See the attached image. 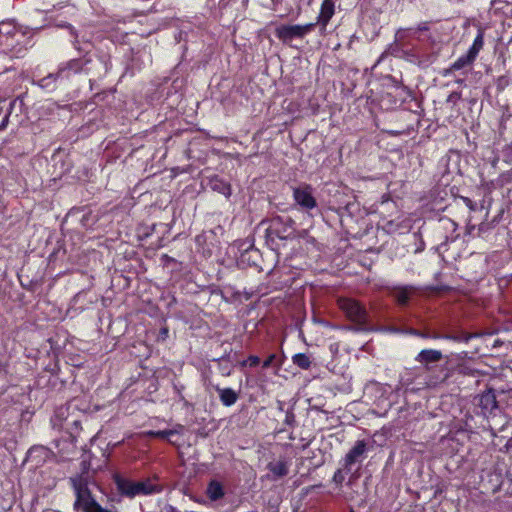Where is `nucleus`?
<instances>
[{"label": "nucleus", "mask_w": 512, "mask_h": 512, "mask_svg": "<svg viewBox=\"0 0 512 512\" xmlns=\"http://www.w3.org/2000/svg\"><path fill=\"white\" fill-rule=\"evenodd\" d=\"M337 305L346 318L354 324L349 329L357 332L370 330L369 314L361 302L353 298L340 297L337 300Z\"/></svg>", "instance_id": "obj_1"}, {"label": "nucleus", "mask_w": 512, "mask_h": 512, "mask_svg": "<svg viewBox=\"0 0 512 512\" xmlns=\"http://www.w3.org/2000/svg\"><path fill=\"white\" fill-rule=\"evenodd\" d=\"M316 26V23L306 25H281L276 28V36L284 43H289L295 38H304Z\"/></svg>", "instance_id": "obj_2"}, {"label": "nucleus", "mask_w": 512, "mask_h": 512, "mask_svg": "<svg viewBox=\"0 0 512 512\" xmlns=\"http://www.w3.org/2000/svg\"><path fill=\"white\" fill-rule=\"evenodd\" d=\"M427 374L426 385L428 387H437L445 383L451 376V371L446 365L429 363L427 367H422Z\"/></svg>", "instance_id": "obj_3"}, {"label": "nucleus", "mask_w": 512, "mask_h": 512, "mask_svg": "<svg viewBox=\"0 0 512 512\" xmlns=\"http://www.w3.org/2000/svg\"><path fill=\"white\" fill-rule=\"evenodd\" d=\"M477 405L481 408V413L485 417L494 414L496 410H500L498 397L493 388H488L476 398Z\"/></svg>", "instance_id": "obj_4"}, {"label": "nucleus", "mask_w": 512, "mask_h": 512, "mask_svg": "<svg viewBox=\"0 0 512 512\" xmlns=\"http://www.w3.org/2000/svg\"><path fill=\"white\" fill-rule=\"evenodd\" d=\"M293 196L296 203L304 209L310 210L317 205L316 199L312 195V188L309 185L295 188Z\"/></svg>", "instance_id": "obj_5"}, {"label": "nucleus", "mask_w": 512, "mask_h": 512, "mask_svg": "<svg viewBox=\"0 0 512 512\" xmlns=\"http://www.w3.org/2000/svg\"><path fill=\"white\" fill-rule=\"evenodd\" d=\"M367 444L364 440H358L349 450L344 458V468L349 470L352 465L361 461L365 457Z\"/></svg>", "instance_id": "obj_6"}, {"label": "nucleus", "mask_w": 512, "mask_h": 512, "mask_svg": "<svg viewBox=\"0 0 512 512\" xmlns=\"http://www.w3.org/2000/svg\"><path fill=\"white\" fill-rule=\"evenodd\" d=\"M293 223L292 219H288V223L284 224L282 229L279 228L280 225H282V219L281 217H276L272 220L270 231L272 234H275L280 239H287L291 237V235L294 232V229L292 228L291 224Z\"/></svg>", "instance_id": "obj_7"}, {"label": "nucleus", "mask_w": 512, "mask_h": 512, "mask_svg": "<svg viewBox=\"0 0 512 512\" xmlns=\"http://www.w3.org/2000/svg\"><path fill=\"white\" fill-rule=\"evenodd\" d=\"M335 12V6L333 0H324L321 5L320 14L317 17L316 25L321 26V30H325L330 19L333 17Z\"/></svg>", "instance_id": "obj_8"}, {"label": "nucleus", "mask_w": 512, "mask_h": 512, "mask_svg": "<svg viewBox=\"0 0 512 512\" xmlns=\"http://www.w3.org/2000/svg\"><path fill=\"white\" fill-rule=\"evenodd\" d=\"M444 358L440 350L424 349L418 353L415 360L422 365L427 367L429 363H438Z\"/></svg>", "instance_id": "obj_9"}, {"label": "nucleus", "mask_w": 512, "mask_h": 512, "mask_svg": "<svg viewBox=\"0 0 512 512\" xmlns=\"http://www.w3.org/2000/svg\"><path fill=\"white\" fill-rule=\"evenodd\" d=\"M113 480L117 486V489L121 495L132 498L135 496V482L122 477L119 474L113 476Z\"/></svg>", "instance_id": "obj_10"}, {"label": "nucleus", "mask_w": 512, "mask_h": 512, "mask_svg": "<svg viewBox=\"0 0 512 512\" xmlns=\"http://www.w3.org/2000/svg\"><path fill=\"white\" fill-rule=\"evenodd\" d=\"M415 293L416 288L413 286L395 287L392 291V296L399 305L405 306L408 304L411 296L415 295Z\"/></svg>", "instance_id": "obj_11"}, {"label": "nucleus", "mask_w": 512, "mask_h": 512, "mask_svg": "<svg viewBox=\"0 0 512 512\" xmlns=\"http://www.w3.org/2000/svg\"><path fill=\"white\" fill-rule=\"evenodd\" d=\"M209 187L227 198L231 195L230 184L220 179L218 176H213L209 179Z\"/></svg>", "instance_id": "obj_12"}, {"label": "nucleus", "mask_w": 512, "mask_h": 512, "mask_svg": "<svg viewBox=\"0 0 512 512\" xmlns=\"http://www.w3.org/2000/svg\"><path fill=\"white\" fill-rule=\"evenodd\" d=\"M215 390L219 394L220 401L225 406H231L238 400V393L231 388H220L219 386H216Z\"/></svg>", "instance_id": "obj_13"}, {"label": "nucleus", "mask_w": 512, "mask_h": 512, "mask_svg": "<svg viewBox=\"0 0 512 512\" xmlns=\"http://www.w3.org/2000/svg\"><path fill=\"white\" fill-rule=\"evenodd\" d=\"M267 468L275 478L285 477L289 473L288 463L285 460L270 462L268 463Z\"/></svg>", "instance_id": "obj_14"}, {"label": "nucleus", "mask_w": 512, "mask_h": 512, "mask_svg": "<svg viewBox=\"0 0 512 512\" xmlns=\"http://www.w3.org/2000/svg\"><path fill=\"white\" fill-rule=\"evenodd\" d=\"M135 496L136 495H148L155 492H159L160 488L157 485H153L149 480L135 482Z\"/></svg>", "instance_id": "obj_15"}, {"label": "nucleus", "mask_w": 512, "mask_h": 512, "mask_svg": "<svg viewBox=\"0 0 512 512\" xmlns=\"http://www.w3.org/2000/svg\"><path fill=\"white\" fill-rule=\"evenodd\" d=\"M207 495L211 500H218L224 496L223 487L218 481H211L207 487Z\"/></svg>", "instance_id": "obj_16"}, {"label": "nucleus", "mask_w": 512, "mask_h": 512, "mask_svg": "<svg viewBox=\"0 0 512 512\" xmlns=\"http://www.w3.org/2000/svg\"><path fill=\"white\" fill-rule=\"evenodd\" d=\"M497 397L500 410L504 409L505 407L512 406V388L508 390H501Z\"/></svg>", "instance_id": "obj_17"}, {"label": "nucleus", "mask_w": 512, "mask_h": 512, "mask_svg": "<svg viewBox=\"0 0 512 512\" xmlns=\"http://www.w3.org/2000/svg\"><path fill=\"white\" fill-rule=\"evenodd\" d=\"M293 363L301 369H309L311 361L309 356L304 353H299L293 356Z\"/></svg>", "instance_id": "obj_18"}, {"label": "nucleus", "mask_w": 512, "mask_h": 512, "mask_svg": "<svg viewBox=\"0 0 512 512\" xmlns=\"http://www.w3.org/2000/svg\"><path fill=\"white\" fill-rule=\"evenodd\" d=\"M472 64L473 61L468 60L467 55H463L451 65V67L446 71V73H449L450 71L460 70Z\"/></svg>", "instance_id": "obj_19"}, {"label": "nucleus", "mask_w": 512, "mask_h": 512, "mask_svg": "<svg viewBox=\"0 0 512 512\" xmlns=\"http://www.w3.org/2000/svg\"><path fill=\"white\" fill-rule=\"evenodd\" d=\"M411 334L415 335V336H418V337H421V338H425V339H428V338H431V339H440L442 337L441 334L435 332V331H431L429 329H425V330H417V329H414Z\"/></svg>", "instance_id": "obj_20"}, {"label": "nucleus", "mask_w": 512, "mask_h": 512, "mask_svg": "<svg viewBox=\"0 0 512 512\" xmlns=\"http://www.w3.org/2000/svg\"><path fill=\"white\" fill-rule=\"evenodd\" d=\"M472 337H473V335L470 333L461 332L459 334L442 335L441 338H445V339H449V340H453V341H457V342H466L467 343Z\"/></svg>", "instance_id": "obj_21"}, {"label": "nucleus", "mask_w": 512, "mask_h": 512, "mask_svg": "<svg viewBox=\"0 0 512 512\" xmlns=\"http://www.w3.org/2000/svg\"><path fill=\"white\" fill-rule=\"evenodd\" d=\"M355 480L356 478L355 477H350L348 482L346 483V487L351 489V491L347 492V491H343L342 492V497L346 500V501H352L354 500L355 498V492L353 491V485L355 483Z\"/></svg>", "instance_id": "obj_22"}, {"label": "nucleus", "mask_w": 512, "mask_h": 512, "mask_svg": "<svg viewBox=\"0 0 512 512\" xmlns=\"http://www.w3.org/2000/svg\"><path fill=\"white\" fill-rule=\"evenodd\" d=\"M175 433L174 430H163V431H147L145 432L146 436L167 439L170 435Z\"/></svg>", "instance_id": "obj_23"}, {"label": "nucleus", "mask_w": 512, "mask_h": 512, "mask_svg": "<svg viewBox=\"0 0 512 512\" xmlns=\"http://www.w3.org/2000/svg\"><path fill=\"white\" fill-rule=\"evenodd\" d=\"M345 480V474L342 469H337L333 475L332 481L338 485L341 486Z\"/></svg>", "instance_id": "obj_24"}, {"label": "nucleus", "mask_w": 512, "mask_h": 512, "mask_svg": "<svg viewBox=\"0 0 512 512\" xmlns=\"http://www.w3.org/2000/svg\"><path fill=\"white\" fill-rule=\"evenodd\" d=\"M483 45H484V31L479 30L478 35L476 36L472 46L481 50L483 48Z\"/></svg>", "instance_id": "obj_25"}, {"label": "nucleus", "mask_w": 512, "mask_h": 512, "mask_svg": "<svg viewBox=\"0 0 512 512\" xmlns=\"http://www.w3.org/2000/svg\"><path fill=\"white\" fill-rule=\"evenodd\" d=\"M249 364L250 367H256L260 363V358L255 355H250L246 361L242 363V365Z\"/></svg>", "instance_id": "obj_26"}, {"label": "nucleus", "mask_w": 512, "mask_h": 512, "mask_svg": "<svg viewBox=\"0 0 512 512\" xmlns=\"http://www.w3.org/2000/svg\"><path fill=\"white\" fill-rule=\"evenodd\" d=\"M461 99V93L460 92H457V91H454L452 92L448 98H447V102L448 103H452L453 105H456L457 102Z\"/></svg>", "instance_id": "obj_27"}, {"label": "nucleus", "mask_w": 512, "mask_h": 512, "mask_svg": "<svg viewBox=\"0 0 512 512\" xmlns=\"http://www.w3.org/2000/svg\"><path fill=\"white\" fill-rule=\"evenodd\" d=\"M2 114H3V110H2V108H0V129H3L6 127L8 120H9L10 112L5 113L4 115H2Z\"/></svg>", "instance_id": "obj_28"}, {"label": "nucleus", "mask_w": 512, "mask_h": 512, "mask_svg": "<svg viewBox=\"0 0 512 512\" xmlns=\"http://www.w3.org/2000/svg\"><path fill=\"white\" fill-rule=\"evenodd\" d=\"M480 49L474 47V46H471L469 51L467 52V58L468 60H472L473 62L475 61L478 53H479Z\"/></svg>", "instance_id": "obj_29"}, {"label": "nucleus", "mask_w": 512, "mask_h": 512, "mask_svg": "<svg viewBox=\"0 0 512 512\" xmlns=\"http://www.w3.org/2000/svg\"><path fill=\"white\" fill-rule=\"evenodd\" d=\"M55 80H56V77L53 74H50L47 77H44L41 80H39V85L44 88L50 84V81L54 82Z\"/></svg>", "instance_id": "obj_30"}, {"label": "nucleus", "mask_w": 512, "mask_h": 512, "mask_svg": "<svg viewBox=\"0 0 512 512\" xmlns=\"http://www.w3.org/2000/svg\"><path fill=\"white\" fill-rule=\"evenodd\" d=\"M276 359V355L275 354H271L269 355L263 362V368H269L270 366H272L274 360Z\"/></svg>", "instance_id": "obj_31"}, {"label": "nucleus", "mask_w": 512, "mask_h": 512, "mask_svg": "<svg viewBox=\"0 0 512 512\" xmlns=\"http://www.w3.org/2000/svg\"><path fill=\"white\" fill-rule=\"evenodd\" d=\"M464 203L469 207L471 211L476 210V204L468 197H462Z\"/></svg>", "instance_id": "obj_32"}, {"label": "nucleus", "mask_w": 512, "mask_h": 512, "mask_svg": "<svg viewBox=\"0 0 512 512\" xmlns=\"http://www.w3.org/2000/svg\"><path fill=\"white\" fill-rule=\"evenodd\" d=\"M428 25L426 23L419 25L418 30L419 31H426L428 30Z\"/></svg>", "instance_id": "obj_33"}, {"label": "nucleus", "mask_w": 512, "mask_h": 512, "mask_svg": "<svg viewBox=\"0 0 512 512\" xmlns=\"http://www.w3.org/2000/svg\"><path fill=\"white\" fill-rule=\"evenodd\" d=\"M320 487H322V484H321V483H320V484H316V485H312V486H310V487L308 488V491H312V490H314V489H318V488H320Z\"/></svg>", "instance_id": "obj_34"}, {"label": "nucleus", "mask_w": 512, "mask_h": 512, "mask_svg": "<svg viewBox=\"0 0 512 512\" xmlns=\"http://www.w3.org/2000/svg\"><path fill=\"white\" fill-rule=\"evenodd\" d=\"M167 334H168V329H167L166 327H165V328H162V329H161V335H162L163 337H166V336H167Z\"/></svg>", "instance_id": "obj_35"}, {"label": "nucleus", "mask_w": 512, "mask_h": 512, "mask_svg": "<svg viewBox=\"0 0 512 512\" xmlns=\"http://www.w3.org/2000/svg\"><path fill=\"white\" fill-rule=\"evenodd\" d=\"M5 368H6V365H4L2 363V361L0 360V372L3 371Z\"/></svg>", "instance_id": "obj_36"}, {"label": "nucleus", "mask_w": 512, "mask_h": 512, "mask_svg": "<svg viewBox=\"0 0 512 512\" xmlns=\"http://www.w3.org/2000/svg\"><path fill=\"white\" fill-rule=\"evenodd\" d=\"M350 512H354V510H351Z\"/></svg>", "instance_id": "obj_37"}]
</instances>
